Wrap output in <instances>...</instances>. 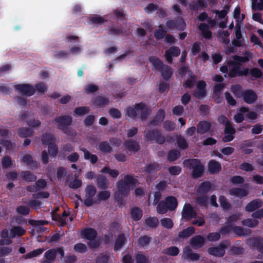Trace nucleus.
I'll use <instances>...</instances> for the list:
<instances>
[{"label":"nucleus","mask_w":263,"mask_h":263,"mask_svg":"<svg viewBox=\"0 0 263 263\" xmlns=\"http://www.w3.org/2000/svg\"><path fill=\"white\" fill-rule=\"evenodd\" d=\"M97 184L99 189L106 190L108 187L109 182L105 176L99 175L97 177Z\"/></svg>","instance_id":"nucleus-33"},{"label":"nucleus","mask_w":263,"mask_h":263,"mask_svg":"<svg viewBox=\"0 0 263 263\" xmlns=\"http://www.w3.org/2000/svg\"><path fill=\"white\" fill-rule=\"evenodd\" d=\"M89 109L88 107H77L73 112L74 116H82L88 113Z\"/></svg>","instance_id":"nucleus-55"},{"label":"nucleus","mask_w":263,"mask_h":263,"mask_svg":"<svg viewBox=\"0 0 263 263\" xmlns=\"http://www.w3.org/2000/svg\"><path fill=\"white\" fill-rule=\"evenodd\" d=\"M195 229L194 227H187L179 233L178 237L182 239L187 238L192 236L195 233Z\"/></svg>","instance_id":"nucleus-37"},{"label":"nucleus","mask_w":263,"mask_h":263,"mask_svg":"<svg viewBox=\"0 0 263 263\" xmlns=\"http://www.w3.org/2000/svg\"><path fill=\"white\" fill-rule=\"evenodd\" d=\"M180 54V49L178 47L173 46L165 52V58L168 64L173 62V57H177Z\"/></svg>","instance_id":"nucleus-14"},{"label":"nucleus","mask_w":263,"mask_h":263,"mask_svg":"<svg viewBox=\"0 0 263 263\" xmlns=\"http://www.w3.org/2000/svg\"><path fill=\"white\" fill-rule=\"evenodd\" d=\"M212 189V184L209 181H206L202 182L200 184L199 190L203 193H207L209 192Z\"/></svg>","instance_id":"nucleus-60"},{"label":"nucleus","mask_w":263,"mask_h":263,"mask_svg":"<svg viewBox=\"0 0 263 263\" xmlns=\"http://www.w3.org/2000/svg\"><path fill=\"white\" fill-rule=\"evenodd\" d=\"M190 73V75L189 76V79L185 80L183 83V87L185 88H193L196 82L197 76L194 74L193 72Z\"/></svg>","instance_id":"nucleus-32"},{"label":"nucleus","mask_w":263,"mask_h":263,"mask_svg":"<svg viewBox=\"0 0 263 263\" xmlns=\"http://www.w3.org/2000/svg\"><path fill=\"white\" fill-rule=\"evenodd\" d=\"M197 214L190 203H185L182 212V217L185 221H189L192 218H196Z\"/></svg>","instance_id":"nucleus-10"},{"label":"nucleus","mask_w":263,"mask_h":263,"mask_svg":"<svg viewBox=\"0 0 263 263\" xmlns=\"http://www.w3.org/2000/svg\"><path fill=\"white\" fill-rule=\"evenodd\" d=\"M165 116L163 109H160L156 114L154 119L150 121L149 123L153 126H157L161 124L163 121Z\"/></svg>","instance_id":"nucleus-28"},{"label":"nucleus","mask_w":263,"mask_h":263,"mask_svg":"<svg viewBox=\"0 0 263 263\" xmlns=\"http://www.w3.org/2000/svg\"><path fill=\"white\" fill-rule=\"evenodd\" d=\"M145 223L149 227L155 228L159 224V220L156 217H149L146 219Z\"/></svg>","instance_id":"nucleus-47"},{"label":"nucleus","mask_w":263,"mask_h":263,"mask_svg":"<svg viewBox=\"0 0 263 263\" xmlns=\"http://www.w3.org/2000/svg\"><path fill=\"white\" fill-rule=\"evenodd\" d=\"M249 240L252 248L263 254V238L260 236H257L250 238Z\"/></svg>","instance_id":"nucleus-17"},{"label":"nucleus","mask_w":263,"mask_h":263,"mask_svg":"<svg viewBox=\"0 0 263 263\" xmlns=\"http://www.w3.org/2000/svg\"><path fill=\"white\" fill-rule=\"evenodd\" d=\"M231 91L238 98H242L244 91L239 84L232 85L231 87Z\"/></svg>","instance_id":"nucleus-40"},{"label":"nucleus","mask_w":263,"mask_h":263,"mask_svg":"<svg viewBox=\"0 0 263 263\" xmlns=\"http://www.w3.org/2000/svg\"><path fill=\"white\" fill-rule=\"evenodd\" d=\"M32 129L29 127H22L18 130V135L21 138H26L32 135Z\"/></svg>","instance_id":"nucleus-43"},{"label":"nucleus","mask_w":263,"mask_h":263,"mask_svg":"<svg viewBox=\"0 0 263 263\" xmlns=\"http://www.w3.org/2000/svg\"><path fill=\"white\" fill-rule=\"evenodd\" d=\"M159 71L165 81H168L173 75V69L167 65L165 64Z\"/></svg>","instance_id":"nucleus-34"},{"label":"nucleus","mask_w":263,"mask_h":263,"mask_svg":"<svg viewBox=\"0 0 263 263\" xmlns=\"http://www.w3.org/2000/svg\"><path fill=\"white\" fill-rule=\"evenodd\" d=\"M21 177L26 182H34L37 177L30 171H23L21 173Z\"/></svg>","instance_id":"nucleus-39"},{"label":"nucleus","mask_w":263,"mask_h":263,"mask_svg":"<svg viewBox=\"0 0 263 263\" xmlns=\"http://www.w3.org/2000/svg\"><path fill=\"white\" fill-rule=\"evenodd\" d=\"M47 182L43 179H40L36 181L33 185H30L26 186V190L29 192H34L44 189L47 186Z\"/></svg>","instance_id":"nucleus-16"},{"label":"nucleus","mask_w":263,"mask_h":263,"mask_svg":"<svg viewBox=\"0 0 263 263\" xmlns=\"http://www.w3.org/2000/svg\"><path fill=\"white\" fill-rule=\"evenodd\" d=\"M44 249L43 248L37 249L28 253L25 256V258L29 259L38 256L43 253Z\"/></svg>","instance_id":"nucleus-57"},{"label":"nucleus","mask_w":263,"mask_h":263,"mask_svg":"<svg viewBox=\"0 0 263 263\" xmlns=\"http://www.w3.org/2000/svg\"><path fill=\"white\" fill-rule=\"evenodd\" d=\"M102 173L108 174L112 178H116L119 174V172L116 170L110 168L108 166H104L101 170Z\"/></svg>","instance_id":"nucleus-51"},{"label":"nucleus","mask_w":263,"mask_h":263,"mask_svg":"<svg viewBox=\"0 0 263 263\" xmlns=\"http://www.w3.org/2000/svg\"><path fill=\"white\" fill-rule=\"evenodd\" d=\"M180 153L176 149H173L169 151L167 160L170 162H174L180 156Z\"/></svg>","instance_id":"nucleus-50"},{"label":"nucleus","mask_w":263,"mask_h":263,"mask_svg":"<svg viewBox=\"0 0 263 263\" xmlns=\"http://www.w3.org/2000/svg\"><path fill=\"white\" fill-rule=\"evenodd\" d=\"M224 126V133L226 135L222 138V141L224 142H230L235 138L234 135L236 133V130L231 122L227 123Z\"/></svg>","instance_id":"nucleus-13"},{"label":"nucleus","mask_w":263,"mask_h":263,"mask_svg":"<svg viewBox=\"0 0 263 263\" xmlns=\"http://www.w3.org/2000/svg\"><path fill=\"white\" fill-rule=\"evenodd\" d=\"M204 243V238L201 235H196L190 239V244L194 249L201 248Z\"/></svg>","instance_id":"nucleus-23"},{"label":"nucleus","mask_w":263,"mask_h":263,"mask_svg":"<svg viewBox=\"0 0 263 263\" xmlns=\"http://www.w3.org/2000/svg\"><path fill=\"white\" fill-rule=\"evenodd\" d=\"M228 245L224 242H220L218 246L210 247L208 250L209 254L215 257H221L225 254V250Z\"/></svg>","instance_id":"nucleus-8"},{"label":"nucleus","mask_w":263,"mask_h":263,"mask_svg":"<svg viewBox=\"0 0 263 263\" xmlns=\"http://www.w3.org/2000/svg\"><path fill=\"white\" fill-rule=\"evenodd\" d=\"M109 256L107 254L101 253L96 258V263H108Z\"/></svg>","instance_id":"nucleus-64"},{"label":"nucleus","mask_w":263,"mask_h":263,"mask_svg":"<svg viewBox=\"0 0 263 263\" xmlns=\"http://www.w3.org/2000/svg\"><path fill=\"white\" fill-rule=\"evenodd\" d=\"M162 25H160L159 26V28L156 29L154 32V36L157 40H160L165 37L166 33V31L164 29H162Z\"/></svg>","instance_id":"nucleus-49"},{"label":"nucleus","mask_w":263,"mask_h":263,"mask_svg":"<svg viewBox=\"0 0 263 263\" xmlns=\"http://www.w3.org/2000/svg\"><path fill=\"white\" fill-rule=\"evenodd\" d=\"M206 83L203 80L199 81L196 85V90L194 93V96L199 99H203L207 94L206 89Z\"/></svg>","instance_id":"nucleus-12"},{"label":"nucleus","mask_w":263,"mask_h":263,"mask_svg":"<svg viewBox=\"0 0 263 263\" xmlns=\"http://www.w3.org/2000/svg\"><path fill=\"white\" fill-rule=\"evenodd\" d=\"M178 204V201L175 197L168 196L158 204L156 211L159 214H164L168 211H175L177 209Z\"/></svg>","instance_id":"nucleus-4"},{"label":"nucleus","mask_w":263,"mask_h":263,"mask_svg":"<svg viewBox=\"0 0 263 263\" xmlns=\"http://www.w3.org/2000/svg\"><path fill=\"white\" fill-rule=\"evenodd\" d=\"M229 194L231 196H235L241 199L248 196L249 192L243 188L234 187L229 190Z\"/></svg>","instance_id":"nucleus-26"},{"label":"nucleus","mask_w":263,"mask_h":263,"mask_svg":"<svg viewBox=\"0 0 263 263\" xmlns=\"http://www.w3.org/2000/svg\"><path fill=\"white\" fill-rule=\"evenodd\" d=\"M139 112L138 108L136 106V104L134 107H129L127 108L126 113L127 116L133 119H135Z\"/></svg>","instance_id":"nucleus-52"},{"label":"nucleus","mask_w":263,"mask_h":263,"mask_svg":"<svg viewBox=\"0 0 263 263\" xmlns=\"http://www.w3.org/2000/svg\"><path fill=\"white\" fill-rule=\"evenodd\" d=\"M54 140V136L52 134L49 133H45L42 135L41 141L43 144L49 145L52 144Z\"/></svg>","instance_id":"nucleus-42"},{"label":"nucleus","mask_w":263,"mask_h":263,"mask_svg":"<svg viewBox=\"0 0 263 263\" xmlns=\"http://www.w3.org/2000/svg\"><path fill=\"white\" fill-rule=\"evenodd\" d=\"M251 54V52L248 51L243 57L234 55L232 57L233 60L228 61L227 65L229 68L228 77L234 78L250 75L251 80L260 79L262 76V72L259 68L253 67L250 69L248 67L242 68L241 67L242 63H246L250 60Z\"/></svg>","instance_id":"nucleus-1"},{"label":"nucleus","mask_w":263,"mask_h":263,"mask_svg":"<svg viewBox=\"0 0 263 263\" xmlns=\"http://www.w3.org/2000/svg\"><path fill=\"white\" fill-rule=\"evenodd\" d=\"M86 198L84 200V204L86 207H90L94 203H97V201H94L93 197L97 193L96 187L92 184L87 185L85 190Z\"/></svg>","instance_id":"nucleus-7"},{"label":"nucleus","mask_w":263,"mask_h":263,"mask_svg":"<svg viewBox=\"0 0 263 263\" xmlns=\"http://www.w3.org/2000/svg\"><path fill=\"white\" fill-rule=\"evenodd\" d=\"M130 216L133 220L139 221L143 216V211L140 208L135 207L131 210Z\"/></svg>","instance_id":"nucleus-36"},{"label":"nucleus","mask_w":263,"mask_h":263,"mask_svg":"<svg viewBox=\"0 0 263 263\" xmlns=\"http://www.w3.org/2000/svg\"><path fill=\"white\" fill-rule=\"evenodd\" d=\"M183 252L184 258L189 261H196L200 259V254L193 252L189 246L183 249Z\"/></svg>","instance_id":"nucleus-15"},{"label":"nucleus","mask_w":263,"mask_h":263,"mask_svg":"<svg viewBox=\"0 0 263 263\" xmlns=\"http://www.w3.org/2000/svg\"><path fill=\"white\" fill-rule=\"evenodd\" d=\"M46 259L54 261L57 256V250L55 249H51L47 251L44 254Z\"/></svg>","instance_id":"nucleus-46"},{"label":"nucleus","mask_w":263,"mask_h":263,"mask_svg":"<svg viewBox=\"0 0 263 263\" xmlns=\"http://www.w3.org/2000/svg\"><path fill=\"white\" fill-rule=\"evenodd\" d=\"M136 106L138 108L140 114V118L141 120H146L151 113V109L143 103L140 102L136 104Z\"/></svg>","instance_id":"nucleus-20"},{"label":"nucleus","mask_w":263,"mask_h":263,"mask_svg":"<svg viewBox=\"0 0 263 263\" xmlns=\"http://www.w3.org/2000/svg\"><path fill=\"white\" fill-rule=\"evenodd\" d=\"M151 239V237L147 235H144L143 236L140 237L138 239V245L140 247L145 249L146 247L149 245Z\"/></svg>","instance_id":"nucleus-48"},{"label":"nucleus","mask_w":263,"mask_h":263,"mask_svg":"<svg viewBox=\"0 0 263 263\" xmlns=\"http://www.w3.org/2000/svg\"><path fill=\"white\" fill-rule=\"evenodd\" d=\"M195 203L202 208L205 209L208 205V198L206 196L197 197L195 199Z\"/></svg>","instance_id":"nucleus-41"},{"label":"nucleus","mask_w":263,"mask_h":263,"mask_svg":"<svg viewBox=\"0 0 263 263\" xmlns=\"http://www.w3.org/2000/svg\"><path fill=\"white\" fill-rule=\"evenodd\" d=\"M92 103L93 105L100 107H104L109 104V100L107 98L98 96L92 99Z\"/></svg>","instance_id":"nucleus-27"},{"label":"nucleus","mask_w":263,"mask_h":263,"mask_svg":"<svg viewBox=\"0 0 263 263\" xmlns=\"http://www.w3.org/2000/svg\"><path fill=\"white\" fill-rule=\"evenodd\" d=\"M150 63L154 67L155 70L159 71L165 65L162 61L155 56H151L148 59Z\"/></svg>","instance_id":"nucleus-35"},{"label":"nucleus","mask_w":263,"mask_h":263,"mask_svg":"<svg viewBox=\"0 0 263 263\" xmlns=\"http://www.w3.org/2000/svg\"><path fill=\"white\" fill-rule=\"evenodd\" d=\"M117 192L115 194V197L119 203H121L124 198L126 196L130 188L122 179L117 183Z\"/></svg>","instance_id":"nucleus-6"},{"label":"nucleus","mask_w":263,"mask_h":263,"mask_svg":"<svg viewBox=\"0 0 263 263\" xmlns=\"http://www.w3.org/2000/svg\"><path fill=\"white\" fill-rule=\"evenodd\" d=\"M81 234L87 240H92L97 236V232L93 228H87L83 229Z\"/></svg>","instance_id":"nucleus-24"},{"label":"nucleus","mask_w":263,"mask_h":263,"mask_svg":"<svg viewBox=\"0 0 263 263\" xmlns=\"http://www.w3.org/2000/svg\"><path fill=\"white\" fill-rule=\"evenodd\" d=\"M14 88L22 95L27 96H31L35 92L34 87L28 84H16L14 86Z\"/></svg>","instance_id":"nucleus-11"},{"label":"nucleus","mask_w":263,"mask_h":263,"mask_svg":"<svg viewBox=\"0 0 263 263\" xmlns=\"http://www.w3.org/2000/svg\"><path fill=\"white\" fill-rule=\"evenodd\" d=\"M84 153V158L88 160L92 164H96L98 161V157L97 155L91 154L88 150L84 147L80 149Z\"/></svg>","instance_id":"nucleus-30"},{"label":"nucleus","mask_w":263,"mask_h":263,"mask_svg":"<svg viewBox=\"0 0 263 263\" xmlns=\"http://www.w3.org/2000/svg\"><path fill=\"white\" fill-rule=\"evenodd\" d=\"M219 202L220 206L224 210H230L232 208L231 204L224 196L221 195L219 197Z\"/></svg>","instance_id":"nucleus-45"},{"label":"nucleus","mask_w":263,"mask_h":263,"mask_svg":"<svg viewBox=\"0 0 263 263\" xmlns=\"http://www.w3.org/2000/svg\"><path fill=\"white\" fill-rule=\"evenodd\" d=\"M126 242V239L125 234L123 233L120 234L116 240L114 247V251H117L120 250L124 246Z\"/></svg>","instance_id":"nucleus-31"},{"label":"nucleus","mask_w":263,"mask_h":263,"mask_svg":"<svg viewBox=\"0 0 263 263\" xmlns=\"http://www.w3.org/2000/svg\"><path fill=\"white\" fill-rule=\"evenodd\" d=\"M10 237L14 238L20 237L25 234L26 231L21 226H14L10 229Z\"/></svg>","instance_id":"nucleus-25"},{"label":"nucleus","mask_w":263,"mask_h":263,"mask_svg":"<svg viewBox=\"0 0 263 263\" xmlns=\"http://www.w3.org/2000/svg\"><path fill=\"white\" fill-rule=\"evenodd\" d=\"M22 161L25 163L28 166H36V161L33 160L32 157L28 154L24 155L22 158Z\"/></svg>","instance_id":"nucleus-61"},{"label":"nucleus","mask_w":263,"mask_h":263,"mask_svg":"<svg viewBox=\"0 0 263 263\" xmlns=\"http://www.w3.org/2000/svg\"><path fill=\"white\" fill-rule=\"evenodd\" d=\"M110 196V192L108 191H102L98 193L97 195L98 201H105L109 198Z\"/></svg>","instance_id":"nucleus-56"},{"label":"nucleus","mask_w":263,"mask_h":263,"mask_svg":"<svg viewBox=\"0 0 263 263\" xmlns=\"http://www.w3.org/2000/svg\"><path fill=\"white\" fill-rule=\"evenodd\" d=\"M259 221L254 219L247 218L242 221V224L243 226H247L249 228H254L258 225Z\"/></svg>","instance_id":"nucleus-58"},{"label":"nucleus","mask_w":263,"mask_h":263,"mask_svg":"<svg viewBox=\"0 0 263 263\" xmlns=\"http://www.w3.org/2000/svg\"><path fill=\"white\" fill-rule=\"evenodd\" d=\"M0 144L5 147L7 150H12L15 146V143L10 141L0 139Z\"/></svg>","instance_id":"nucleus-62"},{"label":"nucleus","mask_w":263,"mask_h":263,"mask_svg":"<svg viewBox=\"0 0 263 263\" xmlns=\"http://www.w3.org/2000/svg\"><path fill=\"white\" fill-rule=\"evenodd\" d=\"M166 26L170 29H177L183 31L186 27V23L182 18H178L176 20H169L166 23Z\"/></svg>","instance_id":"nucleus-9"},{"label":"nucleus","mask_w":263,"mask_h":263,"mask_svg":"<svg viewBox=\"0 0 263 263\" xmlns=\"http://www.w3.org/2000/svg\"><path fill=\"white\" fill-rule=\"evenodd\" d=\"M99 149L103 153H110L112 148L107 141H102L99 144Z\"/></svg>","instance_id":"nucleus-59"},{"label":"nucleus","mask_w":263,"mask_h":263,"mask_svg":"<svg viewBox=\"0 0 263 263\" xmlns=\"http://www.w3.org/2000/svg\"><path fill=\"white\" fill-rule=\"evenodd\" d=\"M184 166L192 170L191 175L194 178H199L202 177L204 172V166L198 159H187L183 162Z\"/></svg>","instance_id":"nucleus-3"},{"label":"nucleus","mask_w":263,"mask_h":263,"mask_svg":"<svg viewBox=\"0 0 263 263\" xmlns=\"http://www.w3.org/2000/svg\"><path fill=\"white\" fill-rule=\"evenodd\" d=\"M212 127L211 123L208 120L200 121L197 125L198 134L203 135L208 132Z\"/></svg>","instance_id":"nucleus-19"},{"label":"nucleus","mask_w":263,"mask_h":263,"mask_svg":"<svg viewBox=\"0 0 263 263\" xmlns=\"http://www.w3.org/2000/svg\"><path fill=\"white\" fill-rule=\"evenodd\" d=\"M163 253L166 255L175 256L179 253V249L176 246H172L164 249Z\"/></svg>","instance_id":"nucleus-44"},{"label":"nucleus","mask_w":263,"mask_h":263,"mask_svg":"<svg viewBox=\"0 0 263 263\" xmlns=\"http://www.w3.org/2000/svg\"><path fill=\"white\" fill-rule=\"evenodd\" d=\"M242 96L243 101L247 104H253L257 99V95L252 89H247L244 91Z\"/></svg>","instance_id":"nucleus-18"},{"label":"nucleus","mask_w":263,"mask_h":263,"mask_svg":"<svg viewBox=\"0 0 263 263\" xmlns=\"http://www.w3.org/2000/svg\"><path fill=\"white\" fill-rule=\"evenodd\" d=\"M72 122V118L69 115H63L55 117L52 121V124L55 127L62 130L68 136H72L74 135L73 130L69 127Z\"/></svg>","instance_id":"nucleus-2"},{"label":"nucleus","mask_w":263,"mask_h":263,"mask_svg":"<svg viewBox=\"0 0 263 263\" xmlns=\"http://www.w3.org/2000/svg\"><path fill=\"white\" fill-rule=\"evenodd\" d=\"M122 180L125 181L129 188L131 186H135L137 182V180L130 175H125Z\"/></svg>","instance_id":"nucleus-54"},{"label":"nucleus","mask_w":263,"mask_h":263,"mask_svg":"<svg viewBox=\"0 0 263 263\" xmlns=\"http://www.w3.org/2000/svg\"><path fill=\"white\" fill-rule=\"evenodd\" d=\"M144 138L146 141H153L159 144L165 143V138L161 132L157 129H147L144 131Z\"/></svg>","instance_id":"nucleus-5"},{"label":"nucleus","mask_w":263,"mask_h":263,"mask_svg":"<svg viewBox=\"0 0 263 263\" xmlns=\"http://www.w3.org/2000/svg\"><path fill=\"white\" fill-rule=\"evenodd\" d=\"M232 231L235 234L239 237L248 235V231L240 226H232Z\"/></svg>","instance_id":"nucleus-53"},{"label":"nucleus","mask_w":263,"mask_h":263,"mask_svg":"<svg viewBox=\"0 0 263 263\" xmlns=\"http://www.w3.org/2000/svg\"><path fill=\"white\" fill-rule=\"evenodd\" d=\"M160 221L162 226L167 229L172 228L174 226L173 220L169 218H163Z\"/></svg>","instance_id":"nucleus-63"},{"label":"nucleus","mask_w":263,"mask_h":263,"mask_svg":"<svg viewBox=\"0 0 263 263\" xmlns=\"http://www.w3.org/2000/svg\"><path fill=\"white\" fill-rule=\"evenodd\" d=\"M208 171L211 174H216L221 170V164L214 160H210L208 163Z\"/></svg>","instance_id":"nucleus-22"},{"label":"nucleus","mask_w":263,"mask_h":263,"mask_svg":"<svg viewBox=\"0 0 263 263\" xmlns=\"http://www.w3.org/2000/svg\"><path fill=\"white\" fill-rule=\"evenodd\" d=\"M124 145L130 152L136 153L140 149L139 144L136 141L133 139H128L125 141Z\"/></svg>","instance_id":"nucleus-29"},{"label":"nucleus","mask_w":263,"mask_h":263,"mask_svg":"<svg viewBox=\"0 0 263 263\" xmlns=\"http://www.w3.org/2000/svg\"><path fill=\"white\" fill-rule=\"evenodd\" d=\"M161 167L160 164L157 162H153L148 164L144 167V172L146 173H151L157 172L160 170Z\"/></svg>","instance_id":"nucleus-38"},{"label":"nucleus","mask_w":263,"mask_h":263,"mask_svg":"<svg viewBox=\"0 0 263 263\" xmlns=\"http://www.w3.org/2000/svg\"><path fill=\"white\" fill-rule=\"evenodd\" d=\"M263 202L260 199H256L249 202L245 206V210L248 212H252L262 206Z\"/></svg>","instance_id":"nucleus-21"}]
</instances>
